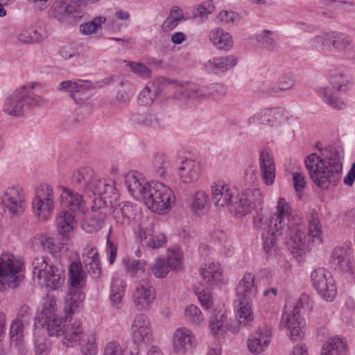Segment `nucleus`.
Returning a JSON list of instances; mask_svg holds the SVG:
<instances>
[{
	"mask_svg": "<svg viewBox=\"0 0 355 355\" xmlns=\"http://www.w3.org/2000/svg\"><path fill=\"white\" fill-rule=\"evenodd\" d=\"M291 205L286 199L281 197L277 205L270 211L268 230L282 234L284 230L285 238L288 239L287 245L292 254L298 259L302 257L305 243V227L302 219L290 214ZM268 221V220L266 219Z\"/></svg>",
	"mask_w": 355,
	"mask_h": 355,
	"instance_id": "nucleus-1",
	"label": "nucleus"
},
{
	"mask_svg": "<svg viewBox=\"0 0 355 355\" xmlns=\"http://www.w3.org/2000/svg\"><path fill=\"white\" fill-rule=\"evenodd\" d=\"M343 161L339 150L317 142L312 146V182L320 189L336 187L341 180Z\"/></svg>",
	"mask_w": 355,
	"mask_h": 355,
	"instance_id": "nucleus-2",
	"label": "nucleus"
},
{
	"mask_svg": "<svg viewBox=\"0 0 355 355\" xmlns=\"http://www.w3.org/2000/svg\"><path fill=\"white\" fill-rule=\"evenodd\" d=\"M46 100L34 91V85H23L15 89L6 99L3 110L13 116H21L27 109L42 107Z\"/></svg>",
	"mask_w": 355,
	"mask_h": 355,
	"instance_id": "nucleus-3",
	"label": "nucleus"
},
{
	"mask_svg": "<svg viewBox=\"0 0 355 355\" xmlns=\"http://www.w3.org/2000/svg\"><path fill=\"white\" fill-rule=\"evenodd\" d=\"M143 202L153 212L167 214L175 203L173 191L161 182L152 181L144 192Z\"/></svg>",
	"mask_w": 355,
	"mask_h": 355,
	"instance_id": "nucleus-4",
	"label": "nucleus"
},
{
	"mask_svg": "<svg viewBox=\"0 0 355 355\" xmlns=\"http://www.w3.org/2000/svg\"><path fill=\"white\" fill-rule=\"evenodd\" d=\"M34 278H37L39 283L49 291L58 289L64 282V270L50 264L44 257L34 259L32 263Z\"/></svg>",
	"mask_w": 355,
	"mask_h": 355,
	"instance_id": "nucleus-5",
	"label": "nucleus"
},
{
	"mask_svg": "<svg viewBox=\"0 0 355 355\" xmlns=\"http://www.w3.org/2000/svg\"><path fill=\"white\" fill-rule=\"evenodd\" d=\"M23 278L22 263L12 254L3 253L0 257V291L6 286L16 288Z\"/></svg>",
	"mask_w": 355,
	"mask_h": 355,
	"instance_id": "nucleus-6",
	"label": "nucleus"
},
{
	"mask_svg": "<svg viewBox=\"0 0 355 355\" xmlns=\"http://www.w3.org/2000/svg\"><path fill=\"white\" fill-rule=\"evenodd\" d=\"M55 205V194L51 186L40 184L35 189L32 206L39 220H47L53 215Z\"/></svg>",
	"mask_w": 355,
	"mask_h": 355,
	"instance_id": "nucleus-7",
	"label": "nucleus"
},
{
	"mask_svg": "<svg viewBox=\"0 0 355 355\" xmlns=\"http://www.w3.org/2000/svg\"><path fill=\"white\" fill-rule=\"evenodd\" d=\"M312 284L321 298L332 302L337 295L336 282L331 273L323 268L312 272Z\"/></svg>",
	"mask_w": 355,
	"mask_h": 355,
	"instance_id": "nucleus-8",
	"label": "nucleus"
},
{
	"mask_svg": "<svg viewBox=\"0 0 355 355\" xmlns=\"http://www.w3.org/2000/svg\"><path fill=\"white\" fill-rule=\"evenodd\" d=\"M132 298L138 311L150 308L156 298V291L148 278L144 277L135 284Z\"/></svg>",
	"mask_w": 355,
	"mask_h": 355,
	"instance_id": "nucleus-9",
	"label": "nucleus"
},
{
	"mask_svg": "<svg viewBox=\"0 0 355 355\" xmlns=\"http://www.w3.org/2000/svg\"><path fill=\"white\" fill-rule=\"evenodd\" d=\"M131 335L133 343L137 345L153 342L150 322L146 315L139 313L135 315L131 325Z\"/></svg>",
	"mask_w": 355,
	"mask_h": 355,
	"instance_id": "nucleus-10",
	"label": "nucleus"
},
{
	"mask_svg": "<svg viewBox=\"0 0 355 355\" xmlns=\"http://www.w3.org/2000/svg\"><path fill=\"white\" fill-rule=\"evenodd\" d=\"M353 249L348 245L334 248L330 257V263L339 270L349 275L355 273V263L352 262Z\"/></svg>",
	"mask_w": 355,
	"mask_h": 355,
	"instance_id": "nucleus-11",
	"label": "nucleus"
},
{
	"mask_svg": "<svg viewBox=\"0 0 355 355\" xmlns=\"http://www.w3.org/2000/svg\"><path fill=\"white\" fill-rule=\"evenodd\" d=\"M202 284L207 288H214L225 285L223 268L218 262H208L200 269Z\"/></svg>",
	"mask_w": 355,
	"mask_h": 355,
	"instance_id": "nucleus-12",
	"label": "nucleus"
},
{
	"mask_svg": "<svg viewBox=\"0 0 355 355\" xmlns=\"http://www.w3.org/2000/svg\"><path fill=\"white\" fill-rule=\"evenodd\" d=\"M182 253L178 250H171L168 254V258H158L155 263L152 266L151 270L157 278H163L166 276L169 270L173 268L180 270L182 266Z\"/></svg>",
	"mask_w": 355,
	"mask_h": 355,
	"instance_id": "nucleus-13",
	"label": "nucleus"
},
{
	"mask_svg": "<svg viewBox=\"0 0 355 355\" xmlns=\"http://www.w3.org/2000/svg\"><path fill=\"white\" fill-rule=\"evenodd\" d=\"M254 227L261 231L262 245L266 253L273 255L277 249V232L268 230V220L262 215L257 214L253 220Z\"/></svg>",
	"mask_w": 355,
	"mask_h": 355,
	"instance_id": "nucleus-14",
	"label": "nucleus"
},
{
	"mask_svg": "<svg viewBox=\"0 0 355 355\" xmlns=\"http://www.w3.org/2000/svg\"><path fill=\"white\" fill-rule=\"evenodd\" d=\"M88 193H92L94 196L92 200L94 203L96 205L98 201L100 204L102 200L115 198L117 196L115 183L111 180H101L96 177L91 185V189L88 190Z\"/></svg>",
	"mask_w": 355,
	"mask_h": 355,
	"instance_id": "nucleus-15",
	"label": "nucleus"
},
{
	"mask_svg": "<svg viewBox=\"0 0 355 355\" xmlns=\"http://www.w3.org/2000/svg\"><path fill=\"white\" fill-rule=\"evenodd\" d=\"M211 191L214 204L220 208L225 206L230 207L236 193L230 185L221 181L214 182L211 187Z\"/></svg>",
	"mask_w": 355,
	"mask_h": 355,
	"instance_id": "nucleus-16",
	"label": "nucleus"
},
{
	"mask_svg": "<svg viewBox=\"0 0 355 355\" xmlns=\"http://www.w3.org/2000/svg\"><path fill=\"white\" fill-rule=\"evenodd\" d=\"M137 215V207L129 202L119 203L112 211V217L119 227L125 229L130 226Z\"/></svg>",
	"mask_w": 355,
	"mask_h": 355,
	"instance_id": "nucleus-17",
	"label": "nucleus"
},
{
	"mask_svg": "<svg viewBox=\"0 0 355 355\" xmlns=\"http://www.w3.org/2000/svg\"><path fill=\"white\" fill-rule=\"evenodd\" d=\"M281 324L287 330V335L292 340H297L302 337V327H304V320L299 314L296 313H288L287 311H284Z\"/></svg>",
	"mask_w": 355,
	"mask_h": 355,
	"instance_id": "nucleus-18",
	"label": "nucleus"
},
{
	"mask_svg": "<svg viewBox=\"0 0 355 355\" xmlns=\"http://www.w3.org/2000/svg\"><path fill=\"white\" fill-rule=\"evenodd\" d=\"M149 183L136 171H130L125 176V184L130 195L136 199L143 200L144 192L147 190Z\"/></svg>",
	"mask_w": 355,
	"mask_h": 355,
	"instance_id": "nucleus-19",
	"label": "nucleus"
},
{
	"mask_svg": "<svg viewBox=\"0 0 355 355\" xmlns=\"http://www.w3.org/2000/svg\"><path fill=\"white\" fill-rule=\"evenodd\" d=\"M195 336L188 329L180 327L173 334V347L175 353H185L192 348Z\"/></svg>",
	"mask_w": 355,
	"mask_h": 355,
	"instance_id": "nucleus-20",
	"label": "nucleus"
},
{
	"mask_svg": "<svg viewBox=\"0 0 355 355\" xmlns=\"http://www.w3.org/2000/svg\"><path fill=\"white\" fill-rule=\"evenodd\" d=\"M96 178L93 168L88 166L76 169L71 178L72 183L85 193L91 189V185Z\"/></svg>",
	"mask_w": 355,
	"mask_h": 355,
	"instance_id": "nucleus-21",
	"label": "nucleus"
},
{
	"mask_svg": "<svg viewBox=\"0 0 355 355\" xmlns=\"http://www.w3.org/2000/svg\"><path fill=\"white\" fill-rule=\"evenodd\" d=\"M260 172L261 178L268 186L272 185L275 179V165L273 157L268 150L264 149L260 154Z\"/></svg>",
	"mask_w": 355,
	"mask_h": 355,
	"instance_id": "nucleus-22",
	"label": "nucleus"
},
{
	"mask_svg": "<svg viewBox=\"0 0 355 355\" xmlns=\"http://www.w3.org/2000/svg\"><path fill=\"white\" fill-rule=\"evenodd\" d=\"M201 168L200 164L193 159H184L178 168V175L181 181L189 184L197 181L200 177Z\"/></svg>",
	"mask_w": 355,
	"mask_h": 355,
	"instance_id": "nucleus-23",
	"label": "nucleus"
},
{
	"mask_svg": "<svg viewBox=\"0 0 355 355\" xmlns=\"http://www.w3.org/2000/svg\"><path fill=\"white\" fill-rule=\"evenodd\" d=\"M257 293L254 276L252 273L245 274L236 286V300H251Z\"/></svg>",
	"mask_w": 355,
	"mask_h": 355,
	"instance_id": "nucleus-24",
	"label": "nucleus"
},
{
	"mask_svg": "<svg viewBox=\"0 0 355 355\" xmlns=\"http://www.w3.org/2000/svg\"><path fill=\"white\" fill-rule=\"evenodd\" d=\"M60 203L62 207L73 212L84 211L85 201L83 196L77 192L64 189L60 195Z\"/></svg>",
	"mask_w": 355,
	"mask_h": 355,
	"instance_id": "nucleus-25",
	"label": "nucleus"
},
{
	"mask_svg": "<svg viewBox=\"0 0 355 355\" xmlns=\"http://www.w3.org/2000/svg\"><path fill=\"white\" fill-rule=\"evenodd\" d=\"M88 81L78 80L77 81L65 80L59 84L58 89L60 92H69L70 96L75 101L76 103L83 100L81 95L88 89Z\"/></svg>",
	"mask_w": 355,
	"mask_h": 355,
	"instance_id": "nucleus-26",
	"label": "nucleus"
},
{
	"mask_svg": "<svg viewBox=\"0 0 355 355\" xmlns=\"http://www.w3.org/2000/svg\"><path fill=\"white\" fill-rule=\"evenodd\" d=\"M271 341L270 331L257 330L248 339V347L252 353L259 354L263 352Z\"/></svg>",
	"mask_w": 355,
	"mask_h": 355,
	"instance_id": "nucleus-27",
	"label": "nucleus"
},
{
	"mask_svg": "<svg viewBox=\"0 0 355 355\" xmlns=\"http://www.w3.org/2000/svg\"><path fill=\"white\" fill-rule=\"evenodd\" d=\"M85 298L81 287L70 286L69 292L65 297L64 311L65 315H71L83 306Z\"/></svg>",
	"mask_w": 355,
	"mask_h": 355,
	"instance_id": "nucleus-28",
	"label": "nucleus"
},
{
	"mask_svg": "<svg viewBox=\"0 0 355 355\" xmlns=\"http://www.w3.org/2000/svg\"><path fill=\"white\" fill-rule=\"evenodd\" d=\"M76 9L67 1H55L51 6V15L57 20L66 22L75 17Z\"/></svg>",
	"mask_w": 355,
	"mask_h": 355,
	"instance_id": "nucleus-29",
	"label": "nucleus"
},
{
	"mask_svg": "<svg viewBox=\"0 0 355 355\" xmlns=\"http://www.w3.org/2000/svg\"><path fill=\"white\" fill-rule=\"evenodd\" d=\"M328 80L332 87L340 92H347L351 86L350 77L337 68L329 70Z\"/></svg>",
	"mask_w": 355,
	"mask_h": 355,
	"instance_id": "nucleus-30",
	"label": "nucleus"
},
{
	"mask_svg": "<svg viewBox=\"0 0 355 355\" xmlns=\"http://www.w3.org/2000/svg\"><path fill=\"white\" fill-rule=\"evenodd\" d=\"M3 201L9 211L15 214L23 212L25 207V202L22 196L18 190L14 188L8 189L3 198Z\"/></svg>",
	"mask_w": 355,
	"mask_h": 355,
	"instance_id": "nucleus-31",
	"label": "nucleus"
},
{
	"mask_svg": "<svg viewBox=\"0 0 355 355\" xmlns=\"http://www.w3.org/2000/svg\"><path fill=\"white\" fill-rule=\"evenodd\" d=\"M59 315H60L58 310L56 300L53 297L47 296L44 300L42 309L37 313L36 319L43 325Z\"/></svg>",
	"mask_w": 355,
	"mask_h": 355,
	"instance_id": "nucleus-32",
	"label": "nucleus"
},
{
	"mask_svg": "<svg viewBox=\"0 0 355 355\" xmlns=\"http://www.w3.org/2000/svg\"><path fill=\"white\" fill-rule=\"evenodd\" d=\"M348 350L346 340L340 336L329 338L322 345L321 352L327 355H345Z\"/></svg>",
	"mask_w": 355,
	"mask_h": 355,
	"instance_id": "nucleus-33",
	"label": "nucleus"
},
{
	"mask_svg": "<svg viewBox=\"0 0 355 355\" xmlns=\"http://www.w3.org/2000/svg\"><path fill=\"white\" fill-rule=\"evenodd\" d=\"M234 198L229 210L235 216L240 218L253 211V205L250 204L243 192L241 193L236 192Z\"/></svg>",
	"mask_w": 355,
	"mask_h": 355,
	"instance_id": "nucleus-34",
	"label": "nucleus"
},
{
	"mask_svg": "<svg viewBox=\"0 0 355 355\" xmlns=\"http://www.w3.org/2000/svg\"><path fill=\"white\" fill-rule=\"evenodd\" d=\"M210 42L218 49L228 50L233 46V40L230 34L220 28H216L209 32Z\"/></svg>",
	"mask_w": 355,
	"mask_h": 355,
	"instance_id": "nucleus-35",
	"label": "nucleus"
},
{
	"mask_svg": "<svg viewBox=\"0 0 355 355\" xmlns=\"http://www.w3.org/2000/svg\"><path fill=\"white\" fill-rule=\"evenodd\" d=\"M238 302L236 317L240 325L251 326L254 321L252 304L251 300H236Z\"/></svg>",
	"mask_w": 355,
	"mask_h": 355,
	"instance_id": "nucleus-36",
	"label": "nucleus"
},
{
	"mask_svg": "<svg viewBox=\"0 0 355 355\" xmlns=\"http://www.w3.org/2000/svg\"><path fill=\"white\" fill-rule=\"evenodd\" d=\"M70 286L83 287L85 282L86 273L80 261H71L69 266Z\"/></svg>",
	"mask_w": 355,
	"mask_h": 355,
	"instance_id": "nucleus-37",
	"label": "nucleus"
},
{
	"mask_svg": "<svg viewBox=\"0 0 355 355\" xmlns=\"http://www.w3.org/2000/svg\"><path fill=\"white\" fill-rule=\"evenodd\" d=\"M58 232L63 236H68V234L73 230L76 221L74 216L69 211H61L56 219Z\"/></svg>",
	"mask_w": 355,
	"mask_h": 355,
	"instance_id": "nucleus-38",
	"label": "nucleus"
},
{
	"mask_svg": "<svg viewBox=\"0 0 355 355\" xmlns=\"http://www.w3.org/2000/svg\"><path fill=\"white\" fill-rule=\"evenodd\" d=\"M209 63L212 71L219 74L233 68L237 63V59L234 55L222 56L209 60Z\"/></svg>",
	"mask_w": 355,
	"mask_h": 355,
	"instance_id": "nucleus-39",
	"label": "nucleus"
},
{
	"mask_svg": "<svg viewBox=\"0 0 355 355\" xmlns=\"http://www.w3.org/2000/svg\"><path fill=\"white\" fill-rule=\"evenodd\" d=\"M180 99H191L198 101H204L208 98L207 89L206 86L200 87L194 84H190L187 88L181 92Z\"/></svg>",
	"mask_w": 355,
	"mask_h": 355,
	"instance_id": "nucleus-40",
	"label": "nucleus"
},
{
	"mask_svg": "<svg viewBox=\"0 0 355 355\" xmlns=\"http://www.w3.org/2000/svg\"><path fill=\"white\" fill-rule=\"evenodd\" d=\"M125 283L120 278H114L111 284L110 300L114 306L121 309L125 291Z\"/></svg>",
	"mask_w": 355,
	"mask_h": 355,
	"instance_id": "nucleus-41",
	"label": "nucleus"
},
{
	"mask_svg": "<svg viewBox=\"0 0 355 355\" xmlns=\"http://www.w3.org/2000/svg\"><path fill=\"white\" fill-rule=\"evenodd\" d=\"M86 334L84 333L81 322L78 320H75L71 324H67V328L62 337L67 341L78 343Z\"/></svg>",
	"mask_w": 355,
	"mask_h": 355,
	"instance_id": "nucleus-42",
	"label": "nucleus"
},
{
	"mask_svg": "<svg viewBox=\"0 0 355 355\" xmlns=\"http://www.w3.org/2000/svg\"><path fill=\"white\" fill-rule=\"evenodd\" d=\"M153 173L155 177L163 180L168 177L167 169L169 167V161L163 153H157L153 159Z\"/></svg>",
	"mask_w": 355,
	"mask_h": 355,
	"instance_id": "nucleus-43",
	"label": "nucleus"
},
{
	"mask_svg": "<svg viewBox=\"0 0 355 355\" xmlns=\"http://www.w3.org/2000/svg\"><path fill=\"white\" fill-rule=\"evenodd\" d=\"M67 315H59L46 323L48 333L50 336H63L67 328Z\"/></svg>",
	"mask_w": 355,
	"mask_h": 355,
	"instance_id": "nucleus-44",
	"label": "nucleus"
},
{
	"mask_svg": "<svg viewBox=\"0 0 355 355\" xmlns=\"http://www.w3.org/2000/svg\"><path fill=\"white\" fill-rule=\"evenodd\" d=\"M130 121L133 124L143 127H151L156 128L161 126V122L158 117L150 113L134 114L131 116Z\"/></svg>",
	"mask_w": 355,
	"mask_h": 355,
	"instance_id": "nucleus-45",
	"label": "nucleus"
},
{
	"mask_svg": "<svg viewBox=\"0 0 355 355\" xmlns=\"http://www.w3.org/2000/svg\"><path fill=\"white\" fill-rule=\"evenodd\" d=\"M285 110L282 107L267 108L254 114L250 120L257 123H268L270 119H262L263 116H272L275 122L283 120Z\"/></svg>",
	"mask_w": 355,
	"mask_h": 355,
	"instance_id": "nucleus-46",
	"label": "nucleus"
},
{
	"mask_svg": "<svg viewBox=\"0 0 355 355\" xmlns=\"http://www.w3.org/2000/svg\"><path fill=\"white\" fill-rule=\"evenodd\" d=\"M331 42L333 47L338 51H347L352 49V40L345 33L331 32Z\"/></svg>",
	"mask_w": 355,
	"mask_h": 355,
	"instance_id": "nucleus-47",
	"label": "nucleus"
},
{
	"mask_svg": "<svg viewBox=\"0 0 355 355\" xmlns=\"http://www.w3.org/2000/svg\"><path fill=\"white\" fill-rule=\"evenodd\" d=\"M318 96L329 105L337 110L343 109L346 105L344 101L337 98L327 87H319L315 89Z\"/></svg>",
	"mask_w": 355,
	"mask_h": 355,
	"instance_id": "nucleus-48",
	"label": "nucleus"
},
{
	"mask_svg": "<svg viewBox=\"0 0 355 355\" xmlns=\"http://www.w3.org/2000/svg\"><path fill=\"white\" fill-rule=\"evenodd\" d=\"M218 314L219 316H212L209 322V327L214 335H223L230 329L227 315L220 313Z\"/></svg>",
	"mask_w": 355,
	"mask_h": 355,
	"instance_id": "nucleus-49",
	"label": "nucleus"
},
{
	"mask_svg": "<svg viewBox=\"0 0 355 355\" xmlns=\"http://www.w3.org/2000/svg\"><path fill=\"white\" fill-rule=\"evenodd\" d=\"M25 322L19 319L13 320L10 326V337L12 343L20 345L24 338Z\"/></svg>",
	"mask_w": 355,
	"mask_h": 355,
	"instance_id": "nucleus-50",
	"label": "nucleus"
},
{
	"mask_svg": "<svg viewBox=\"0 0 355 355\" xmlns=\"http://www.w3.org/2000/svg\"><path fill=\"white\" fill-rule=\"evenodd\" d=\"M78 343L81 347L83 355H96L97 345L93 334H87Z\"/></svg>",
	"mask_w": 355,
	"mask_h": 355,
	"instance_id": "nucleus-51",
	"label": "nucleus"
},
{
	"mask_svg": "<svg viewBox=\"0 0 355 355\" xmlns=\"http://www.w3.org/2000/svg\"><path fill=\"white\" fill-rule=\"evenodd\" d=\"M105 218V214L101 211L94 213L86 223L83 224V227L87 232H96L103 227Z\"/></svg>",
	"mask_w": 355,
	"mask_h": 355,
	"instance_id": "nucleus-52",
	"label": "nucleus"
},
{
	"mask_svg": "<svg viewBox=\"0 0 355 355\" xmlns=\"http://www.w3.org/2000/svg\"><path fill=\"white\" fill-rule=\"evenodd\" d=\"M312 248H318L324 241L322 225L312 211Z\"/></svg>",
	"mask_w": 355,
	"mask_h": 355,
	"instance_id": "nucleus-53",
	"label": "nucleus"
},
{
	"mask_svg": "<svg viewBox=\"0 0 355 355\" xmlns=\"http://www.w3.org/2000/svg\"><path fill=\"white\" fill-rule=\"evenodd\" d=\"M124 352V349L118 341L111 340L105 344L103 355H139L138 349L135 353L131 352L129 354H125Z\"/></svg>",
	"mask_w": 355,
	"mask_h": 355,
	"instance_id": "nucleus-54",
	"label": "nucleus"
},
{
	"mask_svg": "<svg viewBox=\"0 0 355 355\" xmlns=\"http://www.w3.org/2000/svg\"><path fill=\"white\" fill-rule=\"evenodd\" d=\"M185 319L192 323L198 324L203 321V315L200 309L193 304L187 306L184 311Z\"/></svg>",
	"mask_w": 355,
	"mask_h": 355,
	"instance_id": "nucleus-55",
	"label": "nucleus"
},
{
	"mask_svg": "<svg viewBox=\"0 0 355 355\" xmlns=\"http://www.w3.org/2000/svg\"><path fill=\"white\" fill-rule=\"evenodd\" d=\"M250 204L253 205V210L257 207H260L263 204V196L261 191L257 188L247 189L243 191Z\"/></svg>",
	"mask_w": 355,
	"mask_h": 355,
	"instance_id": "nucleus-56",
	"label": "nucleus"
},
{
	"mask_svg": "<svg viewBox=\"0 0 355 355\" xmlns=\"http://www.w3.org/2000/svg\"><path fill=\"white\" fill-rule=\"evenodd\" d=\"M126 272L132 277L139 272H144V268L146 265V261L129 259L125 261Z\"/></svg>",
	"mask_w": 355,
	"mask_h": 355,
	"instance_id": "nucleus-57",
	"label": "nucleus"
},
{
	"mask_svg": "<svg viewBox=\"0 0 355 355\" xmlns=\"http://www.w3.org/2000/svg\"><path fill=\"white\" fill-rule=\"evenodd\" d=\"M209 288H202L198 287L194 288V291L197 295L202 306L205 309H211L213 306V300Z\"/></svg>",
	"mask_w": 355,
	"mask_h": 355,
	"instance_id": "nucleus-58",
	"label": "nucleus"
},
{
	"mask_svg": "<svg viewBox=\"0 0 355 355\" xmlns=\"http://www.w3.org/2000/svg\"><path fill=\"white\" fill-rule=\"evenodd\" d=\"M105 21L106 19L104 17H94L92 21L81 24L80 30L85 35L92 34L95 33Z\"/></svg>",
	"mask_w": 355,
	"mask_h": 355,
	"instance_id": "nucleus-59",
	"label": "nucleus"
},
{
	"mask_svg": "<svg viewBox=\"0 0 355 355\" xmlns=\"http://www.w3.org/2000/svg\"><path fill=\"white\" fill-rule=\"evenodd\" d=\"M18 39L23 43L28 44L40 42L43 37L36 30L24 29L19 34Z\"/></svg>",
	"mask_w": 355,
	"mask_h": 355,
	"instance_id": "nucleus-60",
	"label": "nucleus"
},
{
	"mask_svg": "<svg viewBox=\"0 0 355 355\" xmlns=\"http://www.w3.org/2000/svg\"><path fill=\"white\" fill-rule=\"evenodd\" d=\"M85 269L94 278L100 277L101 274V264L99 257L92 259H83Z\"/></svg>",
	"mask_w": 355,
	"mask_h": 355,
	"instance_id": "nucleus-61",
	"label": "nucleus"
},
{
	"mask_svg": "<svg viewBox=\"0 0 355 355\" xmlns=\"http://www.w3.org/2000/svg\"><path fill=\"white\" fill-rule=\"evenodd\" d=\"M214 6L212 3L202 2L195 8L193 12V17L205 20L214 11Z\"/></svg>",
	"mask_w": 355,
	"mask_h": 355,
	"instance_id": "nucleus-62",
	"label": "nucleus"
},
{
	"mask_svg": "<svg viewBox=\"0 0 355 355\" xmlns=\"http://www.w3.org/2000/svg\"><path fill=\"white\" fill-rule=\"evenodd\" d=\"M208 98H219L226 95L227 92V87L221 83H214L207 85Z\"/></svg>",
	"mask_w": 355,
	"mask_h": 355,
	"instance_id": "nucleus-63",
	"label": "nucleus"
},
{
	"mask_svg": "<svg viewBox=\"0 0 355 355\" xmlns=\"http://www.w3.org/2000/svg\"><path fill=\"white\" fill-rule=\"evenodd\" d=\"M207 203V194L202 191H198L196 192L193 198L191 205V208L194 212L198 213V211H200L205 208Z\"/></svg>",
	"mask_w": 355,
	"mask_h": 355,
	"instance_id": "nucleus-64",
	"label": "nucleus"
}]
</instances>
